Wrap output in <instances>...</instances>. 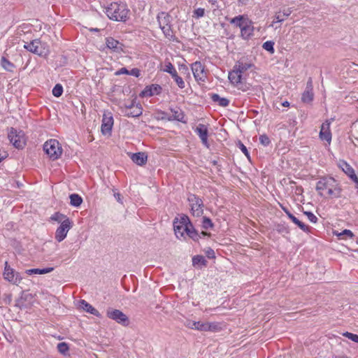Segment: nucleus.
I'll list each match as a JSON object with an SVG mask.
<instances>
[{
  "label": "nucleus",
  "mask_w": 358,
  "mask_h": 358,
  "mask_svg": "<svg viewBox=\"0 0 358 358\" xmlns=\"http://www.w3.org/2000/svg\"><path fill=\"white\" fill-rule=\"evenodd\" d=\"M274 44L273 41H267L263 43L262 48L271 54H273L275 52Z\"/></svg>",
  "instance_id": "a18cd8bd"
},
{
  "label": "nucleus",
  "mask_w": 358,
  "mask_h": 358,
  "mask_svg": "<svg viewBox=\"0 0 358 358\" xmlns=\"http://www.w3.org/2000/svg\"><path fill=\"white\" fill-rule=\"evenodd\" d=\"M72 226L73 222L70 220H66L62 222L55 231V239L58 242H62L66 237L67 233Z\"/></svg>",
  "instance_id": "1a4fd4ad"
},
{
  "label": "nucleus",
  "mask_w": 358,
  "mask_h": 358,
  "mask_svg": "<svg viewBox=\"0 0 358 358\" xmlns=\"http://www.w3.org/2000/svg\"><path fill=\"white\" fill-rule=\"evenodd\" d=\"M184 230L187 235L194 241L198 242L199 238H201V234L195 229L193 224L192 227L184 228Z\"/></svg>",
  "instance_id": "393cba45"
},
{
  "label": "nucleus",
  "mask_w": 358,
  "mask_h": 358,
  "mask_svg": "<svg viewBox=\"0 0 358 358\" xmlns=\"http://www.w3.org/2000/svg\"><path fill=\"white\" fill-rule=\"evenodd\" d=\"M208 262L202 255H195L192 257V265L194 266H206Z\"/></svg>",
  "instance_id": "72a5a7b5"
},
{
  "label": "nucleus",
  "mask_w": 358,
  "mask_h": 358,
  "mask_svg": "<svg viewBox=\"0 0 358 358\" xmlns=\"http://www.w3.org/2000/svg\"><path fill=\"white\" fill-rule=\"evenodd\" d=\"M70 204L74 207H78L83 203L82 197L78 194H72L69 196Z\"/></svg>",
  "instance_id": "c9c22d12"
},
{
  "label": "nucleus",
  "mask_w": 358,
  "mask_h": 358,
  "mask_svg": "<svg viewBox=\"0 0 358 358\" xmlns=\"http://www.w3.org/2000/svg\"><path fill=\"white\" fill-rule=\"evenodd\" d=\"M201 227L203 229L207 230L208 229H213L214 227V224L209 217H203Z\"/></svg>",
  "instance_id": "a19ab883"
},
{
  "label": "nucleus",
  "mask_w": 358,
  "mask_h": 358,
  "mask_svg": "<svg viewBox=\"0 0 358 358\" xmlns=\"http://www.w3.org/2000/svg\"><path fill=\"white\" fill-rule=\"evenodd\" d=\"M131 160L138 166H143L146 164L148 160V155L145 152H139L131 154Z\"/></svg>",
  "instance_id": "aec40b11"
},
{
  "label": "nucleus",
  "mask_w": 358,
  "mask_h": 358,
  "mask_svg": "<svg viewBox=\"0 0 358 358\" xmlns=\"http://www.w3.org/2000/svg\"><path fill=\"white\" fill-rule=\"evenodd\" d=\"M206 255L208 259L215 258V252L210 248H208V249L206 250Z\"/></svg>",
  "instance_id": "bf43d9fd"
},
{
  "label": "nucleus",
  "mask_w": 358,
  "mask_h": 358,
  "mask_svg": "<svg viewBox=\"0 0 358 358\" xmlns=\"http://www.w3.org/2000/svg\"><path fill=\"white\" fill-rule=\"evenodd\" d=\"M136 104L137 103H136L135 99L130 101L129 103H125L124 105L125 110H131L136 106Z\"/></svg>",
  "instance_id": "6e6d98bb"
},
{
  "label": "nucleus",
  "mask_w": 358,
  "mask_h": 358,
  "mask_svg": "<svg viewBox=\"0 0 358 358\" xmlns=\"http://www.w3.org/2000/svg\"><path fill=\"white\" fill-rule=\"evenodd\" d=\"M140 70L137 68H134L129 71V75L134 76L136 78L139 77L141 73Z\"/></svg>",
  "instance_id": "e2e57ef3"
},
{
  "label": "nucleus",
  "mask_w": 358,
  "mask_h": 358,
  "mask_svg": "<svg viewBox=\"0 0 358 358\" xmlns=\"http://www.w3.org/2000/svg\"><path fill=\"white\" fill-rule=\"evenodd\" d=\"M162 31H163L165 36L172 41L175 40V36L173 34V31L171 29V25L169 26H164L163 27H160Z\"/></svg>",
  "instance_id": "ea45409f"
},
{
  "label": "nucleus",
  "mask_w": 358,
  "mask_h": 358,
  "mask_svg": "<svg viewBox=\"0 0 358 358\" xmlns=\"http://www.w3.org/2000/svg\"><path fill=\"white\" fill-rule=\"evenodd\" d=\"M8 138L13 145L17 149H22L26 145V138L22 131H17L10 127L8 133Z\"/></svg>",
  "instance_id": "20e7f679"
},
{
  "label": "nucleus",
  "mask_w": 358,
  "mask_h": 358,
  "mask_svg": "<svg viewBox=\"0 0 358 358\" xmlns=\"http://www.w3.org/2000/svg\"><path fill=\"white\" fill-rule=\"evenodd\" d=\"M305 90L313 92V80H312V78H310V77L308 78V80L307 81L306 87Z\"/></svg>",
  "instance_id": "680f3d73"
},
{
  "label": "nucleus",
  "mask_w": 358,
  "mask_h": 358,
  "mask_svg": "<svg viewBox=\"0 0 358 358\" xmlns=\"http://www.w3.org/2000/svg\"><path fill=\"white\" fill-rule=\"evenodd\" d=\"M246 19L248 18L240 15L232 18L230 23L241 29L246 23Z\"/></svg>",
  "instance_id": "2f4dec72"
},
{
  "label": "nucleus",
  "mask_w": 358,
  "mask_h": 358,
  "mask_svg": "<svg viewBox=\"0 0 358 358\" xmlns=\"http://www.w3.org/2000/svg\"><path fill=\"white\" fill-rule=\"evenodd\" d=\"M204 14H205L204 8H199L194 10V16H195L197 18L203 17L204 15Z\"/></svg>",
  "instance_id": "603ef678"
},
{
  "label": "nucleus",
  "mask_w": 358,
  "mask_h": 358,
  "mask_svg": "<svg viewBox=\"0 0 358 358\" xmlns=\"http://www.w3.org/2000/svg\"><path fill=\"white\" fill-rule=\"evenodd\" d=\"M129 71L127 68L122 67V68L120 69L118 71H117L115 73V76H120V75H122V74L129 75Z\"/></svg>",
  "instance_id": "052dcab7"
},
{
  "label": "nucleus",
  "mask_w": 358,
  "mask_h": 358,
  "mask_svg": "<svg viewBox=\"0 0 358 358\" xmlns=\"http://www.w3.org/2000/svg\"><path fill=\"white\" fill-rule=\"evenodd\" d=\"M338 236H345L347 238H352L354 236V234L350 230L345 229L341 234H339Z\"/></svg>",
  "instance_id": "13d9d810"
},
{
  "label": "nucleus",
  "mask_w": 358,
  "mask_h": 358,
  "mask_svg": "<svg viewBox=\"0 0 358 358\" xmlns=\"http://www.w3.org/2000/svg\"><path fill=\"white\" fill-rule=\"evenodd\" d=\"M210 98L215 103H217L219 106L227 107L229 104V100L227 98L220 97L217 94H211Z\"/></svg>",
  "instance_id": "bb28decb"
},
{
  "label": "nucleus",
  "mask_w": 358,
  "mask_h": 358,
  "mask_svg": "<svg viewBox=\"0 0 358 358\" xmlns=\"http://www.w3.org/2000/svg\"><path fill=\"white\" fill-rule=\"evenodd\" d=\"M114 120L110 112H105L103 115L101 123V133L103 135H110Z\"/></svg>",
  "instance_id": "9d476101"
},
{
  "label": "nucleus",
  "mask_w": 358,
  "mask_h": 358,
  "mask_svg": "<svg viewBox=\"0 0 358 358\" xmlns=\"http://www.w3.org/2000/svg\"><path fill=\"white\" fill-rule=\"evenodd\" d=\"M252 66V65L250 63L243 62V61L240 60L235 64L234 67L236 69V70L242 74L243 73L250 69Z\"/></svg>",
  "instance_id": "7c9ffc66"
},
{
  "label": "nucleus",
  "mask_w": 358,
  "mask_h": 358,
  "mask_svg": "<svg viewBox=\"0 0 358 358\" xmlns=\"http://www.w3.org/2000/svg\"><path fill=\"white\" fill-rule=\"evenodd\" d=\"M24 48L38 56H45L48 53V49L45 47V44L43 43L39 39H35L29 43L24 44Z\"/></svg>",
  "instance_id": "39448f33"
},
{
  "label": "nucleus",
  "mask_w": 358,
  "mask_h": 358,
  "mask_svg": "<svg viewBox=\"0 0 358 358\" xmlns=\"http://www.w3.org/2000/svg\"><path fill=\"white\" fill-rule=\"evenodd\" d=\"M4 278L15 285L20 283L22 278L18 272L15 271L14 269L10 268L8 262H5V268L3 271Z\"/></svg>",
  "instance_id": "6e6552de"
},
{
  "label": "nucleus",
  "mask_w": 358,
  "mask_h": 358,
  "mask_svg": "<svg viewBox=\"0 0 358 358\" xmlns=\"http://www.w3.org/2000/svg\"><path fill=\"white\" fill-rule=\"evenodd\" d=\"M1 65L6 71L10 72H13V69L15 68V64L10 62L4 56H3L1 59Z\"/></svg>",
  "instance_id": "473e14b6"
},
{
  "label": "nucleus",
  "mask_w": 358,
  "mask_h": 358,
  "mask_svg": "<svg viewBox=\"0 0 358 358\" xmlns=\"http://www.w3.org/2000/svg\"><path fill=\"white\" fill-rule=\"evenodd\" d=\"M292 13V8H287L286 9H284L282 12L280 11L278 13H277L275 15V20L277 22H281L285 20V19L289 16L291 13Z\"/></svg>",
  "instance_id": "c756f323"
},
{
  "label": "nucleus",
  "mask_w": 358,
  "mask_h": 358,
  "mask_svg": "<svg viewBox=\"0 0 358 358\" xmlns=\"http://www.w3.org/2000/svg\"><path fill=\"white\" fill-rule=\"evenodd\" d=\"M275 230L282 234H287L289 233V227L285 224H277L275 226Z\"/></svg>",
  "instance_id": "37998d69"
},
{
  "label": "nucleus",
  "mask_w": 358,
  "mask_h": 358,
  "mask_svg": "<svg viewBox=\"0 0 358 358\" xmlns=\"http://www.w3.org/2000/svg\"><path fill=\"white\" fill-rule=\"evenodd\" d=\"M108 318L115 320L116 322L127 327L129 324V317L121 310L108 308L106 312Z\"/></svg>",
  "instance_id": "0eeeda50"
},
{
  "label": "nucleus",
  "mask_w": 358,
  "mask_h": 358,
  "mask_svg": "<svg viewBox=\"0 0 358 358\" xmlns=\"http://www.w3.org/2000/svg\"><path fill=\"white\" fill-rule=\"evenodd\" d=\"M143 108L141 105L137 103L131 110H124L125 115L127 117H137L142 115Z\"/></svg>",
  "instance_id": "a878e982"
},
{
  "label": "nucleus",
  "mask_w": 358,
  "mask_h": 358,
  "mask_svg": "<svg viewBox=\"0 0 358 358\" xmlns=\"http://www.w3.org/2000/svg\"><path fill=\"white\" fill-rule=\"evenodd\" d=\"M80 307L86 312L93 315H95L99 317H101L99 312L96 308H94L92 305L87 303L85 300L82 299L80 301Z\"/></svg>",
  "instance_id": "412c9836"
},
{
  "label": "nucleus",
  "mask_w": 358,
  "mask_h": 358,
  "mask_svg": "<svg viewBox=\"0 0 358 358\" xmlns=\"http://www.w3.org/2000/svg\"><path fill=\"white\" fill-rule=\"evenodd\" d=\"M194 131L199 136L202 143L209 147L208 137V127L203 124H199L194 129Z\"/></svg>",
  "instance_id": "ddd939ff"
},
{
  "label": "nucleus",
  "mask_w": 358,
  "mask_h": 358,
  "mask_svg": "<svg viewBox=\"0 0 358 358\" xmlns=\"http://www.w3.org/2000/svg\"><path fill=\"white\" fill-rule=\"evenodd\" d=\"M157 20L159 27H163V25L169 26L171 25V16L167 13L161 12L157 15Z\"/></svg>",
  "instance_id": "4be33fe9"
},
{
  "label": "nucleus",
  "mask_w": 358,
  "mask_h": 358,
  "mask_svg": "<svg viewBox=\"0 0 358 358\" xmlns=\"http://www.w3.org/2000/svg\"><path fill=\"white\" fill-rule=\"evenodd\" d=\"M3 300L5 304H10L12 301V294L11 293H5L3 295Z\"/></svg>",
  "instance_id": "4d7b16f0"
},
{
  "label": "nucleus",
  "mask_w": 358,
  "mask_h": 358,
  "mask_svg": "<svg viewBox=\"0 0 358 358\" xmlns=\"http://www.w3.org/2000/svg\"><path fill=\"white\" fill-rule=\"evenodd\" d=\"M283 211L286 213L287 217L295 224H296L301 230L305 232H310V227L306 225L303 222H301L299 219H297L290 211L285 207L282 208Z\"/></svg>",
  "instance_id": "a211bd4d"
},
{
  "label": "nucleus",
  "mask_w": 358,
  "mask_h": 358,
  "mask_svg": "<svg viewBox=\"0 0 358 358\" xmlns=\"http://www.w3.org/2000/svg\"><path fill=\"white\" fill-rule=\"evenodd\" d=\"M57 350L62 355H66L69 350V345L65 342L57 344Z\"/></svg>",
  "instance_id": "c03bdc74"
},
{
  "label": "nucleus",
  "mask_w": 358,
  "mask_h": 358,
  "mask_svg": "<svg viewBox=\"0 0 358 358\" xmlns=\"http://www.w3.org/2000/svg\"><path fill=\"white\" fill-rule=\"evenodd\" d=\"M192 71L196 81L205 82L207 78V73L200 62H196L192 64Z\"/></svg>",
  "instance_id": "9b49d317"
},
{
  "label": "nucleus",
  "mask_w": 358,
  "mask_h": 358,
  "mask_svg": "<svg viewBox=\"0 0 358 358\" xmlns=\"http://www.w3.org/2000/svg\"><path fill=\"white\" fill-rule=\"evenodd\" d=\"M184 325L189 329H195L196 321L186 319L184 322Z\"/></svg>",
  "instance_id": "864d4df0"
},
{
  "label": "nucleus",
  "mask_w": 358,
  "mask_h": 358,
  "mask_svg": "<svg viewBox=\"0 0 358 358\" xmlns=\"http://www.w3.org/2000/svg\"><path fill=\"white\" fill-rule=\"evenodd\" d=\"M162 91V87L159 85L152 84L146 86L140 94V96L150 97L161 94Z\"/></svg>",
  "instance_id": "4468645a"
},
{
  "label": "nucleus",
  "mask_w": 358,
  "mask_h": 358,
  "mask_svg": "<svg viewBox=\"0 0 358 358\" xmlns=\"http://www.w3.org/2000/svg\"><path fill=\"white\" fill-rule=\"evenodd\" d=\"M210 329H208V331H215L217 329V325L214 323H210Z\"/></svg>",
  "instance_id": "0e129e2a"
},
{
  "label": "nucleus",
  "mask_w": 358,
  "mask_h": 358,
  "mask_svg": "<svg viewBox=\"0 0 358 358\" xmlns=\"http://www.w3.org/2000/svg\"><path fill=\"white\" fill-rule=\"evenodd\" d=\"M178 224L184 225L185 228L192 227V223L191 222L189 217L185 214L180 215V218H178Z\"/></svg>",
  "instance_id": "58836bf2"
},
{
  "label": "nucleus",
  "mask_w": 358,
  "mask_h": 358,
  "mask_svg": "<svg viewBox=\"0 0 358 358\" xmlns=\"http://www.w3.org/2000/svg\"><path fill=\"white\" fill-rule=\"evenodd\" d=\"M32 298L33 296L31 294H29L24 291H22L20 297L15 301V306L19 308L20 310L25 308L27 307L25 302L27 301H31Z\"/></svg>",
  "instance_id": "6ab92c4d"
},
{
  "label": "nucleus",
  "mask_w": 358,
  "mask_h": 358,
  "mask_svg": "<svg viewBox=\"0 0 358 358\" xmlns=\"http://www.w3.org/2000/svg\"><path fill=\"white\" fill-rule=\"evenodd\" d=\"M239 148L244 153V155L247 157L248 159H250V153L247 149V148L241 142H238Z\"/></svg>",
  "instance_id": "5fc2aeb1"
},
{
  "label": "nucleus",
  "mask_w": 358,
  "mask_h": 358,
  "mask_svg": "<svg viewBox=\"0 0 358 358\" xmlns=\"http://www.w3.org/2000/svg\"><path fill=\"white\" fill-rule=\"evenodd\" d=\"M333 358H349V357L345 355H334V356H333Z\"/></svg>",
  "instance_id": "774afa93"
},
{
  "label": "nucleus",
  "mask_w": 358,
  "mask_h": 358,
  "mask_svg": "<svg viewBox=\"0 0 358 358\" xmlns=\"http://www.w3.org/2000/svg\"><path fill=\"white\" fill-rule=\"evenodd\" d=\"M254 31V27L252 22L246 19V23L241 28V36L246 40H248L252 35Z\"/></svg>",
  "instance_id": "f3484780"
},
{
  "label": "nucleus",
  "mask_w": 358,
  "mask_h": 358,
  "mask_svg": "<svg viewBox=\"0 0 358 358\" xmlns=\"http://www.w3.org/2000/svg\"><path fill=\"white\" fill-rule=\"evenodd\" d=\"M316 190L320 196L338 199L341 196L342 188L339 182L331 176H324L317 182Z\"/></svg>",
  "instance_id": "f257e3e1"
},
{
  "label": "nucleus",
  "mask_w": 358,
  "mask_h": 358,
  "mask_svg": "<svg viewBox=\"0 0 358 358\" xmlns=\"http://www.w3.org/2000/svg\"><path fill=\"white\" fill-rule=\"evenodd\" d=\"M228 78L234 85L238 86L242 80V74L234 67L233 70L229 73Z\"/></svg>",
  "instance_id": "5701e85b"
},
{
  "label": "nucleus",
  "mask_w": 358,
  "mask_h": 358,
  "mask_svg": "<svg viewBox=\"0 0 358 358\" xmlns=\"http://www.w3.org/2000/svg\"><path fill=\"white\" fill-rule=\"evenodd\" d=\"M303 214L308 217L312 223H316L318 221L317 217L310 211H303Z\"/></svg>",
  "instance_id": "3c124183"
},
{
  "label": "nucleus",
  "mask_w": 358,
  "mask_h": 358,
  "mask_svg": "<svg viewBox=\"0 0 358 358\" xmlns=\"http://www.w3.org/2000/svg\"><path fill=\"white\" fill-rule=\"evenodd\" d=\"M314 93L308 90H305L301 95V101L304 103H310L313 101Z\"/></svg>",
  "instance_id": "e433bc0d"
},
{
  "label": "nucleus",
  "mask_w": 358,
  "mask_h": 358,
  "mask_svg": "<svg viewBox=\"0 0 358 358\" xmlns=\"http://www.w3.org/2000/svg\"><path fill=\"white\" fill-rule=\"evenodd\" d=\"M330 122L327 120L322 124L321 129L320 131V138L322 141H325L330 143L331 141V133L329 129Z\"/></svg>",
  "instance_id": "dca6fc26"
},
{
  "label": "nucleus",
  "mask_w": 358,
  "mask_h": 358,
  "mask_svg": "<svg viewBox=\"0 0 358 358\" xmlns=\"http://www.w3.org/2000/svg\"><path fill=\"white\" fill-rule=\"evenodd\" d=\"M343 336L349 338L350 340L358 343V335L355 334L348 331H345L343 334Z\"/></svg>",
  "instance_id": "de8ad7c7"
},
{
  "label": "nucleus",
  "mask_w": 358,
  "mask_h": 358,
  "mask_svg": "<svg viewBox=\"0 0 358 358\" xmlns=\"http://www.w3.org/2000/svg\"><path fill=\"white\" fill-rule=\"evenodd\" d=\"M338 166L342 169L343 171L351 179L356 174L352 167L344 160H341Z\"/></svg>",
  "instance_id": "b1692460"
},
{
  "label": "nucleus",
  "mask_w": 358,
  "mask_h": 358,
  "mask_svg": "<svg viewBox=\"0 0 358 358\" xmlns=\"http://www.w3.org/2000/svg\"><path fill=\"white\" fill-rule=\"evenodd\" d=\"M210 322H196L195 329L201 331H208L210 329Z\"/></svg>",
  "instance_id": "79ce46f5"
},
{
  "label": "nucleus",
  "mask_w": 358,
  "mask_h": 358,
  "mask_svg": "<svg viewBox=\"0 0 358 358\" xmlns=\"http://www.w3.org/2000/svg\"><path fill=\"white\" fill-rule=\"evenodd\" d=\"M130 10L125 3H112L106 8L107 16L113 20L126 22L129 19Z\"/></svg>",
  "instance_id": "f03ea898"
},
{
  "label": "nucleus",
  "mask_w": 358,
  "mask_h": 358,
  "mask_svg": "<svg viewBox=\"0 0 358 358\" xmlns=\"http://www.w3.org/2000/svg\"><path fill=\"white\" fill-rule=\"evenodd\" d=\"M351 180L355 183V188L358 189V177L355 175Z\"/></svg>",
  "instance_id": "69168bd1"
},
{
  "label": "nucleus",
  "mask_w": 358,
  "mask_h": 358,
  "mask_svg": "<svg viewBox=\"0 0 358 358\" xmlns=\"http://www.w3.org/2000/svg\"><path fill=\"white\" fill-rule=\"evenodd\" d=\"M164 71L171 74V76H172V78H173V80L180 89L185 88V82L183 81L182 78L178 75L176 69L171 62H168L166 64Z\"/></svg>",
  "instance_id": "f8f14e48"
},
{
  "label": "nucleus",
  "mask_w": 358,
  "mask_h": 358,
  "mask_svg": "<svg viewBox=\"0 0 358 358\" xmlns=\"http://www.w3.org/2000/svg\"><path fill=\"white\" fill-rule=\"evenodd\" d=\"M54 270L53 267H48L44 268H31L26 270L25 273L28 275H33V274H46L48 273L52 272Z\"/></svg>",
  "instance_id": "c85d7f7f"
},
{
  "label": "nucleus",
  "mask_w": 358,
  "mask_h": 358,
  "mask_svg": "<svg viewBox=\"0 0 358 358\" xmlns=\"http://www.w3.org/2000/svg\"><path fill=\"white\" fill-rule=\"evenodd\" d=\"M238 90H242L243 92H246L250 90L252 85L249 83H243L241 81V83H238V86H236Z\"/></svg>",
  "instance_id": "8fccbe9b"
},
{
  "label": "nucleus",
  "mask_w": 358,
  "mask_h": 358,
  "mask_svg": "<svg viewBox=\"0 0 358 358\" xmlns=\"http://www.w3.org/2000/svg\"><path fill=\"white\" fill-rule=\"evenodd\" d=\"M184 228V225L178 224V217H176L173 220V229L177 238L184 236V233L185 232Z\"/></svg>",
  "instance_id": "cd10ccee"
},
{
  "label": "nucleus",
  "mask_w": 358,
  "mask_h": 358,
  "mask_svg": "<svg viewBox=\"0 0 358 358\" xmlns=\"http://www.w3.org/2000/svg\"><path fill=\"white\" fill-rule=\"evenodd\" d=\"M52 94L55 97H59L63 93V87L61 84H56L52 89Z\"/></svg>",
  "instance_id": "49530a36"
},
{
  "label": "nucleus",
  "mask_w": 358,
  "mask_h": 358,
  "mask_svg": "<svg viewBox=\"0 0 358 358\" xmlns=\"http://www.w3.org/2000/svg\"><path fill=\"white\" fill-rule=\"evenodd\" d=\"M106 47L116 53H120L123 51L124 45L113 37L106 38Z\"/></svg>",
  "instance_id": "2eb2a0df"
},
{
  "label": "nucleus",
  "mask_w": 358,
  "mask_h": 358,
  "mask_svg": "<svg viewBox=\"0 0 358 358\" xmlns=\"http://www.w3.org/2000/svg\"><path fill=\"white\" fill-rule=\"evenodd\" d=\"M114 196L117 199L118 202L122 203L121 201V194L120 193H115Z\"/></svg>",
  "instance_id": "338daca9"
},
{
  "label": "nucleus",
  "mask_w": 358,
  "mask_h": 358,
  "mask_svg": "<svg viewBox=\"0 0 358 358\" xmlns=\"http://www.w3.org/2000/svg\"><path fill=\"white\" fill-rule=\"evenodd\" d=\"M188 201L191 206V212L193 216L200 217L203 213V203L201 198L195 194H191L188 197Z\"/></svg>",
  "instance_id": "423d86ee"
},
{
  "label": "nucleus",
  "mask_w": 358,
  "mask_h": 358,
  "mask_svg": "<svg viewBox=\"0 0 358 358\" xmlns=\"http://www.w3.org/2000/svg\"><path fill=\"white\" fill-rule=\"evenodd\" d=\"M259 142L264 146H268L271 143V141L266 134L260 135Z\"/></svg>",
  "instance_id": "09e8293b"
},
{
  "label": "nucleus",
  "mask_w": 358,
  "mask_h": 358,
  "mask_svg": "<svg viewBox=\"0 0 358 358\" xmlns=\"http://www.w3.org/2000/svg\"><path fill=\"white\" fill-rule=\"evenodd\" d=\"M52 220L56 221L60 224L62 223V222L65 221L66 220H70L66 215L59 213L56 212L55 213L50 217Z\"/></svg>",
  "instance_id": "4c0bfd02"
},
{
  "label": "nucleus",
  "mask_w": 358,
  "mask_h": 358,
  "mask_svg": "<svg viewBox=\"0 0 358 358\" xmlns=\"http://www.w3.org/2000/svg\"><path fill=\"white\" fill-rule=\"evenodd\" d=\"M43 150L50 159L53 161L59 158L62 154V146L56 139L47 141L43 145Z\"/></svg>",
  "instance_id": "7ed1b4c3"
},
{
  "label": "nucleus",
  "mask_w": 358,
  "mask_h": 358,
  "mask_svg": "<svg viewBox=\"0 0 358 358\" xmlns=\"http://www.w3.org/2000/svg\"><path fill=\"white\" fill-rule=\"evenodd\" d=\"M171 113H173V117H172V119L169 118V120H174L180 121L182 122H185V120H184L185 115L180 108H177V109L171 108Z\"/></svg>",
  "instance_id": "f704fd0d"
}]
</instances>
